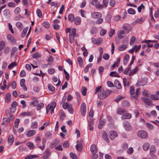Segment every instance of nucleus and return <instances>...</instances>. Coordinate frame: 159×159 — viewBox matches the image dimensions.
<instances>
[{"mask_svg":"<svg viewBox=\"0 0 159 159\" xmlns=\"http://www.w3.org/2000/svg\"><path fill=\"white\" fill-rule=\"evenodd\" d=\"M3 13L5 16H8L10 14L9 10L7 9H5L3 11Z\"/></svg>","mask_w":159,"mask_h":159,"instance_id":"62","label":"nucleus"},{"mask_svg":"<svg viewBox=\"0 0 159 159\" xmlns=\"http://www.w3.org/2000/svg\"><path fill=\"white\" fill-rule=\"evenodd\" d=\"M149 147V145L148 143H146L143 146V149L144 150H147Z\"/></svg>","mask_w":159,"mask_h":159,"instance_id":"50","label":"nucleus"},{"mask_svg":"<svg viewBox=\"0 0 159 159\" xmlns=\"http://www.w3.org/2000/svg\"><path fill=\"white\" fill-rule=\"evenodd\" d=\"M44 106L43 103H40L39 104L37 107V110H39L41 109Z\"/></svg>","mask_w":159,"mask_h":159,"instance_id":"43","label":"nucleus"},{"mask_svg":"<svg viewBox=\"0 0 159 159\" xmlns=\"http://www.w3.org/2000/svg\"><path fill=\"white\" fill-rule=\"evenodd\" d=\"M103 58L105 60H107L109 58V56L107 53H104L103 55Z\"/></svg>","mask_w":159,"mask_h":159,"instance_id":"61","label":"nucleus"},{"mask_svg":"<svg viewBox=\"0 0 159 159\" xmlns=\"http://www.w3.org/2000/svg\"><path fill=\"white\" fill-rule=\"evenodd\" d=\"M96 153H92V155L91 156V157L92 159H96L98 157V155Z\"/></svg>","mask_w":159,"mask_h":159,"instance_id":"63","label":"nucleus"},{"mask_svg":"<svg viewBox=\"0 0 159 159\" xmlns=\"http://www.w3.org/2000/svg\"><path fill=\"white\" fill-rule=\"evenodd\" d=\"M35 131L34 130H31L29 131L27 134V135L28 137H30L34 135L35 133Z\"/></svg>","mask_w":159,"mask_h":159,"instance_id":"19","label":"nucleus"},{"mask_svg":"<svg viewBox=\"0 0 159 159\" xmlns=\"http://www.w3.org/2000/svg\"><path fill=\"white\" fill-rule=\"evenodd\" d=\"M17 63L16 62H12L8 66V68L9 69H10L13 68L14 66H17Z\"/></svg>","mask_w":159,"mask_h":159,"instance_id":"38","label":"nucleus"},{"mask_svg":"<svg viewBox=\"0 0 159 159\" xmlns=\"http://www.w3.org/2000/svg\"><path fill=\"white\" fill-rule=\"evenodd\" d=\"M131 67L130 66H128V67L125 69L123 73L125 75H127L129 71L130 70Z\"/></svg>","mask_w":159,"mask_h":159,"instance_id":"60","label":"nucleus"},{"mask_svg":"<svg viewBox=\"0 0 159 159\" xmlns=\"http://www.w3.org/2000/svg\"><path fill=\"white\" fill-rule=\"evenodd\" d=\"M98 41V39H96L94 38L92 39V42L95 44H100L101 43V41H99L98 42H97V41Z\"/></svg>","mask_w":159,"mask_h":159,"instance_id":"46","label":"nucleus"},{"mask_svg":"<svg viewBox=\"0 0 159 159\" xmlns=\"http://www.w3.org/2000/svg\"><path fill=\"white\" fill-rule=\"evenodd\" d=\"M115 85L116 87L118 89H120L121 88L122 86L120 83V82L118 80H116L115 82Z\"/></svg>","mask_w":159,"mask_h":159,"instance_id":"20","label":"nucleus"},{"mask_svg":"<svg viewBox=\"0 0 159 159\" xmlns=\"http://www.w3.org/2000/svg\"><path fill=\"white\" fill-rule=\"evenodd\" d=\"M102 137L103 139H108L107 135L106 132L103 131L102 132Z\"/></svg>","mask_w":159,"mask_h":159,"instance_id":"40","label":"nucleus"},{"mask_svg":"<svg viewBox=\"0 0 159 159\" xmlns=\"http://www.w3.org/2000/svg\"><path fill=\"white\" fill-rule=\"evenodd\" d=\"M38 126V124L36 121L33 122L32 123L31 127L32 129L36 128Z\"/></svg>","mask_w":159,"mask_h":159,"instance_id":"54","label":"nucleus"},{"mask_svg":"<svg viewBox=\"0 0 159 159\" xmlns=\"http://www.w3.org/2000/svg\"><path fill=\"white\" fill-rule=\"evenodd\" d=\"M142 22V18H140V19H137L132 24L133 25H135L136 24H137L138 23H141Z\"/></svg>","mask_w":159,"mask_h":159,"instance_id":"39","label":"nucleus"},{"mask_svg":"<svg viewBox=\"0 0 159 159\" xmlns=\"http://www.w3.org/2000/svg\"><path fill=\"white\" fill-rule=\"evenodd\" d=\"M156 148L154 145H152L150 148V154L151 156H153L155 152Z\"/></svg>","mask_w":159,"mask_h":159,"instance_id":"18","label":"nucleus"},{"mask_svg":"<svg viewBox=\"0 0 159 159\" xmlns=\"http://www.w3.org/2000/svg\"><path fill=\"white\" fill-rule=\"evenodd\" d=\"M130 93L131 95H133L135 93L134 88V87L131 86L130 88Z\"/></svg>","mask_w":159,"mask_h":159,"instance_id":"52","label":"nucleus"},{"mask_svg":"<svg viewBox=\"0 0 159 159\" xmlns=\"http://www.w3.org/2000/svg\"><path fill=\"white\" fill-rule=\"evenodd\" d=\"M152 100H159V98L157 97L156 95L152 94L150 96Z\"/></svg>","mask_w":159,"mask_h":159,"instance_id":"35","label":"nucleus"},{"mask_svg":"<svg viewBox=\"0 0 159 159\" xmlns=\"http://www.w3.org/2000/svg\"><path fill=\"white\" fill-rule=\"evenodd\" d=\"M58 143V142L56 141H54L51 143L50 144L51 147L52 148L54 147Z\"/></svg>","mask_w":159,"mask_h":159,"instance_id":"58","label":"nucleus"},{"mask_svg":"<svg viewBox=\"0 0 159 159\" xmlns=\"http://www.w3.org/2000/svg\"><path fill=\"white\" fill-rule=\"evenodd\" d=\"M138 67H136V68L133 69L132 70H131L129 73V76H131L132 75H133L135 74L137 71L138 70Z\"/></svg>","mask_w":159,"mask_h":159,"instance_id":"27","label":"nucleus"},{"mask_svg":"<svg viewBox=\"0 0 159 159\" xmlns=\"http://www.w3.org/2000/svg\"><path fill=\"white\" fill-rule=\"evenodd\" d=\"M68 110L70 113L72 114L73 113L74 110L72 108V105H69V106L68 108Z\"/></svg>","mask_w":159,"mask_h":159,"instance_id":"36","label":"nucleus"},{"mask_svg":"<svg viewBox=\"0 0 159 159\" xmlns=\"http://www.w3.org/2000/svg\"><path fill=\"white\" fill-rule=\"evenodd\" d=\"M128 12L129 14H134L135 13V11L133 9L130 8L128 10Z\"/></svg>","mask_w":159,"mask_h":159,"instance_id":"41","label":"nucleus"},{"mask_svg":"<svg viewBox=\"0 0 159 159\" xmlns=\"http://www.w3.org/2000/svg\"><path fill=\"white\" fill-rule=\"evenodd\" d=\"M97 93L98 97L101 99H104L108 96V94H107V93L102 88V86H98L96 88L95 93L96 94Z\"/></svg>","mask_w":159,"mask_h":159,"instance_id":"1","label":"nucleus"},{"mask_svg":"<svg viewBox=\"0 0 159 159\" xmlns=\"http://www.w3.org/2000/svg\"><path fill=\"white\" fill-rule=\"evenodd\" d=\"M49 149H47L46 152L44 153V155L43 157V158L44 159H47L48 158L50 157L51 155V153L49 151Z\"/></svg>","mask_w":159,"mask_h":159,"instance_id":"12","label":"nucleus"},{"mask_svg":"<svg viewBox=\"0 0 159 159\" xmlns=\"http://www.w3.org/2000/svg\"><path fill=\"white\" fill-rule=\"evenodd\" d=\"M7 39L12 42L14 43L15 42V39L10 34H9L7 35Z\"/></svg>","mask_w":159,"mask_h":159,"instance_id":"23","label":"nucleus"},{"mask_svg":"<svg viewBox=\"0 0 159 159\" xmlns=\"http://www.w3.org/2000/svg\"><path fill=\"white\" fill-rule=\"evenodd\" d=\"M20 122V120L18 118H17L16 119L14 122L15 127L16 128H17L18 126V124Z\"/></svg>","mask_w":159,"mask_h":159,"instance_id":"42","label":"nucleus"},{"mask_svg":"<svg viewBox=\"0 0 159 159\" xmlns=\"http://www.w3.org/2000/svg\"><path fill=\"white\" fill-rule=\"evenodd\" d=\"M147 82L146 80L143 79L139 80L137 84L139 86H143L146 84Z\"/></svg>","mask_w":159,"mask_h":159,"instance_id":"11","label":"nucleus"},{"mask_svg":"<svg viewBox=\"0 0 159 159\" xmlns=\"http://www.w3.org/2000/svg\"><path fill=\"white\" fill-rule=\"evenodd\" d=\"M80 111L82 115L83 116H84L86 111V105L84 102H83L82 103L80 107Z\"/></svg>","mask_w":159,"mask_h":159,"instance_id":"5","label":"nucleus"},{"mask_svg":"<svg viewBox=\"0 0 159 159\" xmlns=\"http://www.w3.org/2000/svg\"><path fill=\"white\" fill-rule=\"evenodd\" d=\"M110 75L112 77H120V76L118 74V73L116 71H112L111 72L110 74Z\"/></svg>","mask_w":159,"mask_h":159,"instance_id":"26","label":"nucleus"},{"mask_svg":"<svg viewBox=\"0 0 159 159\" xmlns=\"http://www.w3.org/2000/svg\"><path fill=\"white\" fill-rule=\"evenodd\" d=\"M91 4L93 6H95L98 9H101L103 7V6L100 4V2L98 0H93Z\"/></svg>","mask_w":159,"mask_h":159,"instance_id":"3","label":"nucleus"},{"mask_svg":"<svg viewBox=\"0 0 159 159\" xmlns=\"http://www.w3.org/2000/svg\"><path fill=\"white\" fill-rule=\"evenodd\" d=\"M132 117V116L131 114L127 113H125L122 115L121 117L122 120H124L125 119H129Z\"/></svg>","mask_w":159,"mask_h":159,"instance_id":"14","label":"nucleus"},{"mask_svg":"<svg viewBox=\"0 0 159 159\" xmlns=\"http://www.w3.org/2000/svg\"><path fill=\"white\" fill-rule=\"evenodd\" d=\"M28 27H27L25 28L23 30L21 34V36L22 37H24L26 34V33L28 30Z\"/></svg>","mask_w":159,"mask_h":159,"instance_id":"28","label":"nucleus"},{"mask_svg":"<svg viewBox=\"0 0 159 159\" xmlns=\"http://www.w3.org/2000/svg\"><path fill=\"white\" fill-rule=\"evenodd\" d=\"M5 44L4 42L2 41L0 42V49L2 50L4 48Z\"/></svg>","mask_w":159,"mask_h":159,"instance_id":"48","label":"nucleus"},{"mask_svg":"<svg viewBox=\"0 0 159 159\" xmlns=\"http://www.w3.org/2000/svg\"><path fill=\"white\" fill-rule=\"evenodd\" d=\"M135 39V37L134 36H132L130 39V44L131 45H133L134 43Z\"/></svg>","mask_w":159,"mask_h":159,"instance_id":"55","label":"nucleus"},{"mask_svg":"<svg viewBox=\"0 0 159 159\" xmlns=\"http://www.w3.org/2000/svg\"><path fill=\"white\" fill-rule=\"evenodd\" d=\"M90 150L92 153L97 152V148L95 145L93 144L91 147Z\"/></svg>","mask_w":159,"mask_h":159,"instance_id":"16","label":"nucleus"},{"mask_svg":"<svg viewBox=\"0 0 159 159\" xmlns=\"http://www.w3.org/2000/svg\"><path fill=\"white\" fill-rule=\"evenodd\" d=\"M41 57V55L38 52H36L33 54L32 57L35 59H38Z\"/></svg>","mask_w":159,"mask_h":159,"instance_id":"22","label":"nucleus"},{"mask_svg":"<svg viewBox=\"0 0 159 159\" xmlns=\"http://www.w3.org/2000/svg\"><path fill=\"white\" fill-rule=\"evenodd\" d=\"M60 119L61 121H63L65 118L66 115L64 111L61 110L60 112Z\"/></svg>","mask_w":159,"mask_h":159,"instance_id":"15","label":"nucleus"},{"mask_svg":"<svg viewBox=\"0 0 159 159\" xmlns=\"http://www.w3.org/2000/svg\"><path fill=\"white\" fill-rule=\"evenodd\" d=\"M105 123L104 120H100L98 125V127L99 129H102L103 125Z\"/></svg>","mask_w":159,"mask_h":159,"instance_id":"30","label":"nucleus"},{"mask_svg":"<svg viewBox=\"0 0 159 159\" xmlns=\"http://www.w3.org/2000/svg\"><path fill=\"white\" fill-rule=\"evenodd\" d=\"M124 127L126 130L130 131L132 129V127L128 122L125 121L124 123Z\"/></svg>","mask_w":159,"mask_h":159,"instance_id":"8","label":"nucleus"},{"mask_svg":"<svg viewBox=\"0 0 159 159\" xmlns=\"http://www.w3.org/2000/svg\"><path fill=\"white\" fill-rule=\"evenodd\" d=\"M91 16L93 19H98L102 16V14L99 12H93L91 13Z\"/></svg>","mask_w":159,"mask_h":159,"instance_id":"7","label":"nucleus"},{"mask_svg":"<svg viewBox=\"0 0 159 159\" xmlns=\"http://www.w3.org/2000/svg\"><path fill=\"white\" fill-rule=\"evenodd\" d=\"M37 14L39 18H41L42 16V14L40 10L39 9H37L36 11Z\"/></svg>","mask_w":159,"mask_h":159,"instance_id":"45","label":"nucleus"},{"mask_svg":"<svg viewBox=\"0 0 159 159\" xmlns=\"http://www.w3.org/2000/svg\"><path fill=\"white\" fill-rule=\"evenodd\" d=\"M76 148L78 151H81L82 149V146L76 145H75Z\"/></svg>","mask_w":159,"mask_h":159,"instance_id":"59","label":"nucleus"},{"mask_svg":"<svg viewBox=\"0 0 159 159\" xmlns=\"http://www.w3.org/2000/svg\"><path fill=\"white\" fill-rule=\"evenodd\" d=\"M126 112L127 110L122 108H119L116 111V113L118 115H122Z\"/></svg>","mask_w":159,"mask_h":159,"instance_id":"10","label":"nucleus"},{"mask_svg":"<svg viewBox=\"0 0 159 159\" xmlns=\"http://www.w3.org/2000/svg\"><path fill=\"white\" fill-rule=\"evenodd\" d=\"M140 90V89L139 88H138L136 89V92H135V95L136 96H133V97L135 99H137V96L139 94V91Z\"/></svg>","mask_w":159,"mask_h":159,"instance_id":"47","label":"nucleus"},{"mask_svg":"<svg viewBox=\"0 0 159 159\" xmlns=\"http://www.w3.org/2000/svg\"><path fill=\"white\" fill-rule=\"evenodd\" d=\"M17 27L19 29H22L23 27V25L20 22H17L16 23Z\"/></svg>","mask_w":159,"mask_h":159,"instance_id":"49","label":"nucleus"},{"mask_svg":"<svg viewBox=\"0 0 159 159\" xmlns=\"http://www.w3.org/2000/svg\"><path fill=\"white\" fill-rule=\"evenodd\" d=\"M141 100L143 101L147 105H150L152 103V102L149 98H146L145 97H142Z\"/></svg>","mask_w":159,"mask_h":159,"instance_id":"9","label":"nucleus"},{"mask_svg":"<svg viewBox=\"0 0 159 159\" xmlns=\"http://www.w3.org/2000/svg\"><path fill=\"white\" fill-rule=\"evenodd\" d=\"M27 145L28 146L30 149H33L34 147V146L33 144L31 142H28L27 143Z\"/></svg>","mask_w":159,"mask_h":159,"instance_id":"44","label":"nucleus"},{"mask_svg":"<svg viewBox=\"0 0 159 159\" xmlns=\"http://www.w3.org/2000/svg\"><path fill=\"white\" fill-rule=\"evenodd\" d=\"M75 23L76 25H79L81 22L80 18L79 17H76L74 20Z\"/></svg>","mask_w":159,"mask_h":159,"instance_id":"31","label":"nucleus"},{"mask_svg":"<svg viewBox=\"0 0 159 159\" xmlns=\"http://www.w3.org/2000/svg\"><path fill=\"white\" fill-rule=\"evenodd\" d=\"M11 100V94L9 93H7L5 96V101L7 103H9Z\"/></svg>","mask_w":159,"mask_h":159,"instance_id":"17","label":"nucleus"},{"mask_svg":"<svg viewBox=\"0 0 159 159\" xmlns=\"http://www.w3.org/2000/svg\"><path fill=\"white\" fill-rule=\"evenodd\" d=\"M77 61L79 63L80 66L82 67L83 65V61L80 57H78L77 58Z\"/></svg>","mask_w":159,"mask_h":159,"instance_id":"24","label":"nucleus"},{"mask_svg":"<svg viewBox=\"0 0 159 159\" xmlns=\"http://www.w3.org/2000/svg\"><path fill=\"white\" fill-rule=\"evenodd\" d=\"M43 26L47 28H49L50 24L49 23L45 21L43 23Z\"/></svg>","mask_w":159,"mask_h":159,"instance_id":"56","label":"nucleus"},{"mask_svg":"<svg viewBox=\"0 0 159 159\" xmlns=\"http://www.w3.org/2000/svg\"><path fill=\"white\" fill-rule=\"evenodd\" d=\"M52 135V134L49 131L47 132L45 134V137L46 138H50Z\"/></svg>","mask_w":159,"mask_h":159,"instance_id":"37","label":"nucleus"},{"mask_svg":"<svg viewBox=\"0 0 159 159\" xmlns=\"http://www.w3.org/2000/svg\"><path fill=\"white\" fill-rule=\"evenodd\" d=\"M109 136L111 139H114L118 136L117 133L114 130H111L109 133Z\"/></svg>","mask_w":159,"mask_h":159,"instance_id":"6","label":"nucleus"},{"mask_svg":"<svg viewBox=\"0 0 159 159\" xmlns=\"http://www.w3.org/2000/svg\"><path fill=\"white\" fill-rule=\"evenodd\" d=\"M154 16V17L156 18L159 17V11L158 8L157 9V10L155 12Z\"/></svg>","mask_w":159,"mask_h":159,"instance_id":"64","label":"nucleus"},{"mask_svg":"<svg viewBox=\"0 0 159 159\" xmlns=\"http://www.w3.org/2000/svg\"><path fill=\"white\" fill-rule=\"evenodd\" d=\"M137 135L138 136L142 139H146L147 137V133L144 131H139L137 133Z\"/></svg>","mask_w":159,"mask_h":159,"instance_id":"4","label":"nucleus"},{"mask_svg":"<svg viewBox=\"0 0 159 159\" xmlns=\"http://www.w3.org/2000/svg\"><path fill=\"white\" fill-rule=\"evenodd\" d=\"M39 156L36 155H29L25 157V159H31L36 157H38Z\"/></svg>","mask_w":159,"mask_h":159,"instance_id":"29","label":"nucleus"},{"mask_svg":"<svg viewBox=\"0 0 159 159\" xmlns=\"http://www.w3.org/2000/svg\"><path fill=\"white\" fill-rule=\"evenodd\" d=\"M70 156L73 159H77V157L76 155L74 154L72 152L70 153Z\"/></svg>","mask_w":159,"mask_h":159,"instance_id":"57","label":"nucleus"},{"mask_svg":"<svg viewBox=\"0 0 159 159\" xmlns=\"http://www.w3.org/2000/svg\"><path fill=\"white\" fill-rule=\"evenodd\" d=\"M87 90V88L86 87H82L81 91L82 94L84 96L86 95Z\"/></svg>","mask_w":159,"mask_h":159,"instance_id":"34","label":"nucleus"},{"mask_svg":"<svg viewBox=\"0 0 159 159\" xmlns=\"http://www.w3.org/2000/svg\"><path fill=\"white\" fill-rule=\"evenodd\" d=\"M115 32V30L113 29H111L109 32V37H111L112 35L114 34Z\"/></svg>","mask_w":159,"mask_h":159,"instance_id":"51","label":"nucleus"},{"mask_svg":"<svg viewBox=\"0 0 159 159\" xmlns=\"http://www.w3.org/2000/svg\"><path fill=\"white\" fill-rule=\"evenodd\" d=\"M68 19L70 22H73L74 20V15L72 14H70L68 16Z\"/></svg>","mask_w":159,"mask_h":159,"instance_id":"32","label":"nucleus"},{"mask_svg":"<svg viewBox=\"0 0 159 159\" xmlns=\"http://www.w3.org/2000/svg\"><path fill=\"white\" fill-rule=\"evenodd\" d=\"M48 88L49 90L53 92L55 90V88L51 84L48 85Z\"/></svg>","mask_w":159,"mask_h":159,"instance_id":"33","label":"nucleus"},{"mask_svg":"<svg viewBox=\"0 0 159 159\" xmlns=\"http://www.w3.org/2000/svg\"><path fill=\"white\" fill-rule=\"evenodd\" d=\"M129 58V56L128 54H126L125 56L123 59V63L124 65H126L127 62L128 61Z\"/></svg>","mask_w":159,"mask_h":159,"instance_id":"21","label":"nucleus"},{"mask_svg":"<svg viewBox=\"0 0 159 159\" xmlns=\"http://www.w3.org/2000/svg\"><path fill=\"white\" fill-rule=\"evenodd\" d=\"M131 26L128 24L124 25L122 27V29L126 31L127 33H128L130 30Z\"/></svg>","mask_w":159,"mask_h":159,"instance_id":"13","label":"nucleus"},{"mask_svg":"<svg viewBox=\"0 0 159 159\" xmlns=\"http://www.w3.org/2000/svg\"><path fill=\"white\" fill-rule=\"evenodd\" d=\"M77 36L76 34V29L73 28L72 29V31L69 34V42L70 43H72L73 42L74 37Z\"/></svg>","mask_w":159,"mask_h":159,"instance_id":"2","label":"nucleus"},{"mask_svg":"<svg viewBox=\"0 0 159 159\" xmlns=\"http://www.w3.org/2000/svg\"><path fill=\"white\" fill-rule=\"evenodd\" d=\"M127 48L126 45L123 44L119 46L118 48V50L120 51H122L125 50Z\"/></svg>","mask_w":159,"mask_h":159,"instance_id":"25","label":"nucleus"},{"mask_svg":"<svg viewBox=\"0 0 159 159\" xmlns=\"http://www.w3.org/2000/svg\"><path fill=\"white\" fill-rule=\"evenodd\" d=\"M141 47V45H139L138 46L137 45H135L133 47L134 48V50L135 53H137L138 51L139 50Z\"/></svg>","mask_w":159,"mask_h":159,"instance_id":"53","label":"nucleus"}]
</instances>
